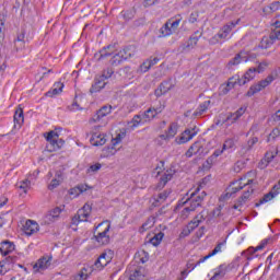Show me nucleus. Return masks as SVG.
<instances>
[{
  "instance_id": "nucleus-55",
  "label": "nucleus",
  "mask_w": 280,
  "mask_h": 280,
  "mask_svg": "<svg viewBox=\"0 0 280 280\" xmlns=\"http://www.w3.org/2000/svg\"><path fill=\"white\" fill-rule=\"evenodd\" d=\"M59 186H60V179L54 178V179L50 182V184L48 185V189H49L50 191H54V189H56V188L59 187Z\"/></svg>"
},
{
  "instance_id": "nucleus-28",
  "label": "nucleus",
  "mask_w": 280,
  "mask_h": 280,
  "mask_svg": "<svg viewBox=\"0 0 280 280\" xmlns=\"http://www.w3.org/2000/svg\"><path fill=\"white\" fill-rule=\"evenodd\" d=\"M244 113H246V107H241L235 113L230 114L226 117V121H231L232 124H235V121H237V119H240V117H242Z\"/></svg>"
},
{
  "instance_id": "nucleus-42",
  "label": "nucleus",
  "mask_w": 280,
  "mask_h": 280,
  "mask_svg": "<svg viewBox=\"0 0 280 280\" xmlns=\"http://www.w3.org/2000/svg\"><path fill=\"white\" fill-rule=\"evenodd\" d=\"M124 62V58L121 57V54L118 52L116 55H114L112 57V59L109 60V63L112 65V67H119V65Z\"/></svg>"
},
{
  "instance_id": "nucleus-52",
  "label": "nucleus",
  "mask_w": 280,
  "mask_h": 280,
  "mask_svg": "<svg viewBox=\"0 0 280 280\" xmlns=\"http://www.w3.org/2000/svg\"><path fill=\"white\" fill-rule=\"evenodd\" d=\"M268 62L266 60L258 63V67L255 68L256 73H264L268 69Z\"/></svg>"
},
{
  "instance_id": "nucleus-32",
  "label": "nucleus",
  "mask_w": 280,
  "mask_h": 280,
  "mask_svg": "<svg viewBox=\"0 0 280 280\" xmlns=\"http://www.w3.org/2000/svg\"><path fill=\"white\" fill-rule=\"evenodd\" d=\"M91 272H93V269L90 266L83 267L74 280H86Z\"/></svg>"
},
{
  "instance_id": "nucleus-59",
  "label": "nucleus",
  "mask_w": 280,
  "mask_h": 280,
  "mask_svg": "<svg viewBox=\"0 0 280 280\" xmlns=\"http://www.w3.org/2000/svg\"><path fill=\"white\" fill-rule=\"evenodd\" d=\"M242 170H244V161H237L234 164V172H236V174H240V172H242Z\"/></svg>"
},
{
  "instance_id": "nucleus-33",
  "label": "nucleus",
  "mask_w": 280,
  "mask_h": 280,
  "mask_svg": "<svg viewBox=\"0 0 280 280\" xmlns=\"http://www.w3.org/2000/svg\"><path fill=\"white\" fill-rule=\"evenodd\" d=\"M211 104V101H205L203 103H201L198 108L196 109V112L194 113L195 117H200V115L207 113L209 105Z\"/></svg>"
},
{
  "instance_id": "nucleus-13",
  "label": "nucleus",
  "mask_w": 280,
  "mask_h": 280,
  "mask_svg": "<svg viewBox=\"0 0 280 280\" xmlns=\"http://www.w3.org/2000/svg\"><path fill=\"white\" fill-rule=\"evenodd\" d=\"M100 128L102 126H95L91 131L90 143L96 148L106 143V137L104 133H100Z\"/></svg>"
},
{
  "instance_id": "nucleus-34",
  "label": "nucleus",
  "mask_w": 280,
  "mask_h": 280,
  "mask_svg": "<svg viewBox=\"0 0 280 280\" xmlns=\"http://www.w3.org/2000/svg\"><path fill=\"white\" fill-rule=\"evenodd\" d=\"M172 34H174V31H172V27L170 26V22H166L160 28V38H165V36H172Z\"/></svg>"
},
{
  "instance_id": "nucleus-8",
  "label": "nucleus",
  "mask_w": 280,
  "mask_h": 280,
  "mask_svg": "<svg viewBox=\"0 0 280 280\" xmlns=\"http://www.w3.org/2000/svg\"><path fill=\"white\" fill-rule=\"evenodd\" d=\"M275 82V75L269 74L266 79L259 81L257 84H254L249 88V90L246 93L247 97H253V95H256V93H259L260 91H264L267 86H270Z\"/></svg>"
},
{
  "instance_id": "nucleus-50",
  "label": "nucleus",
  "mask_w": 280,
  "mask_h": 280,
  "mask_svg": "<svg viewBox=\"0 0 280 280\" xmlns=\"http://www.w3.org/2000/svg\"><path fill=\"white\" fill-rule=\"evenodd\" d=\"M84 191H86V188H84V186H77L70 189L71 196H80V194H84Z\"/></svg>"
},
{
  "instance_id": "nucleus-15",
  "label": "nucleus",
  "mask_w": 280,
  "mask_h": 280,
  "mask_svg": "<svg viewBox=\"0 0 280 280\" xmlns=\"http://www.w3.org/2000/svg\"><path fill=\"white\" fill-rule=\"evenodd\" d=\"M244 86V84H248V80H246V77L240 78V75H234L229 79L226 88H224L223 93L226 95L231 89H235V85Z\"/></svg>"
},
{
  "instance_id": "nucleus-3",
  "label": "nucleus",
  "mask_w": 280,
  "mask_h": 280,
  "mask_svg": "<svg viewBox=\"0 0 280 280\" xmlns=\"http://www.w3.org/2000/svg\"><path fill=\"white\" fill-rule=\"evenodd\" d=\"M94 242L97 246H108L110 244V221L105 220L97 224L93 231Z\"/></svg>"
},
{
  "instance_id": "nucleus-10",
  "label": "nucleus",
  "mask_w": 280,
  "mask_h": 280,
  "mask_svg": "<svg viewBox=\"0 0 280 280\" xmlns=\"http://www.w3.org/2000/svg\"><path fill=\"white\" fill-rule=\"evenodd\" d=\"M198 135V127L194 126L185 129L180 136H178L175 141L178 145H183V143H189L194 137Z\"/></svg>"
},
{
  "instance_id": "nucleus-60",
  "label": "nucleus",
  "mask_w": 280,
  "mask_h": 280,
  "mask_svg": "<svg viewBox=\"0 0 280 280\" xmlns=\"http://www.w3.org/2000/svg\"><path fill=\"white\" fill-rule=\"evenodd\" d=\"M124 137H126V133H125V132L118 133V135L116 136V138H114V139L112 140L113 145H117V143H121V140L124 139Z\"/></svg>"
},
{
  "instance_id": "nucleus-1",
  "label": "nucleus",
  "mask_w": 280,
  "mask_h": 280,
  "mask_svg": "<svg viewBox=\"0 0 280 280\" xmlns=\"http://www.w3.org/2000/svg\"><path fill=\"white\" fill-rule=\"evenodd\" d=\"M250 185H257V171H249L240 179L233 182L226 189L225 197L231 198L237 194V191H242L244 187H248Z\"/></svg>"
},
{
  "instance_id": "nucleus-54",
  "label": "nucleus",
  "mask_w": 280,
  "mask_h": 280,
  "mask_svg": "<svg viewBox=\"0 0 280 280\" xmlns=\"http://www.w3.org/2000/svg\"><path fill=\"white\" fill-rule=\"evenodd\" d=\"M191 147L195 154H200V152H202V143H200L199 141H196L195 143H192Z\"/></svg>"
},
{
  "instance_id": "nucleus-24",
  "label": "nucleus",
  "mask_w": 280,
  "mask_h": 280,
  "mask_svg": "<svg viewBox=\"0 0 280 280\" xmlns=\"http://www.w3.org/2000/svg\"><path fill=\"white\" fill-rule=\"evenodd\" d=\"M170 194H172V189H166V190L158 194V196H154L153 197L154 207H159V205H163V202H165L167 200V198H170Z\"/></svg>"
},
{
  "instance_id": "nucleus-40",
  "label": "nucleus",
  "mask_w": 280,
  "mask_h": 280,
  "mask_svg": "<svg viewBox=\"0 0 280 280\" xmlns=\"http://www.w3.org/2000/svg\"><path fill=\"white\" fill-rule=\"evenodd\" d=\"M106 49H110V46L101 49L98 52L94 55V58H97V60H104V58H108V56H110V52H108V50Z\"/></svg>"
},
{
  "instance_id": "nucleus-57",
  "label": "nucleus",
  "mask_w": 280,
  "mask_h": 280,
  "mask_svg": "<svg viewBox=\"0 0 280 280\" xmlns=\"http://www.w3.org/2000/svg\"><path fill=\"white\" fill-rule=\"evenodd\" d=\"M191 233H194V231L189 228V226H185L183 229V231L179 234V237H189V235H191Z\"/></svg>"
},
{
  "instance_id": "nucleus-18",
  "label": "nucleus",
  "mask_w": 280,
  "mask_h": 280,
  "mask_svg": "<svg viewBox=\"0 0 280 280\" xmlns=\"http://www.w3.org/2000/svg\"><path fill=\"white\" fill-rule=\"evenodd\" d=\"M208 213L202 210L199 214H197L188 224L187 226L190 229V231H196L202 222L207 220Z\"/></svg>"
},
{
  "instance_id": "nucleus-62",
  "label": "nucleus",
  "mask_w": 280,
  "mask_h": 280,
  "mask_svg": "<svg viewBox=\"0 0 280 280\" xmlns=\"http://www.w3.org/2000/svg\"><path fill=\"white\" fill-rule=\"evenodd\" d=\"M100 170H102V164L101 163H96V164L91 165L88 168V172H100Z\"/></svg>"
},
{
  "instance_id": "nucleus-37",
  "label": "nucleus",
  "mask_w": 280,
  "mask_h": 280,
  "mask_svg": "<svg viewBox=\"0 0 280 280\" xmlns=\"http://www.w3.org/2000/svg\"><path fill=\"white\" fill-rule=\"evenodd\" d=\"M154 117H156V112L152 107H150L143 113L142 120L143 121H152V119H154Z\"/></svg>"
},
{
  "instance_id": "nucleus-58",
  "label": "nucleus",
  "mask_w": 280,
  "mask_h": 280,
  "mask_svg": "<svg viewBox=\"0 0 280 280\" xmlns=\"http://www.w3.org/2000/svg\"><path fill=\"white\" fill-rule=\"evenodd\" d=\"M212 218H222V206H218L213 209Z\"/></svg>"
},
{
  "instance_id": "nucleus-45",
  "label": "nucleus",
  "mask_w": 280,
  "mask_h": 280,
  "mask_svg": "<svg viewBox=\"0 0 280 280\" xmlns=\"http://www.w3.org/2000/svg\"><path fill=\"white\" fill-rule=\"evenodd\" d=\"M5 21H8V14L5 12L0 13V34L5 32Z\"/></svg>"
},
{
  "instance_id": "nucleus-5",
  "label": "nucleus",
  "mask_w": 280,
  "mask_h": 280,
  "mask_svg": "<svg viewBox=\"0 0 280 280\" xmlns=\"http://www.w3.org/2000/svg\"><path fill=\"white\" fill-rule=\"evenodd\" d=\"M46 135V149L48 152H57V150H60L65 145V140L59 139L60 135H58V131L51 130Z\"/></svg>"
},
{
  "instance_id": "nucleus-63",
  "label": "nucleus",
  "mask_w": 280,
  "mask_h": 280,
  "mask_svg": "<svg viewBox=\"0 0 280 280\" xmlns=\"http://www.w3.org/2000/svg\"><path fill=\"white\" fill-rule=\"evenodd\" d=\"M14 47L16 51H21V49H25V40L14 42Z\"/></svg>"
},
{
  "instance_id": "nucleus-35",
  "label": "nucleus",
  "mask_w": 280,
  "mask_h": 280,
  "mask_svg": "<svg viewBox=\"0 0 280 280\" xmlns=\"http://www.w3.org/2000/svg\"><path fill=\"white\" fill-rule=\"evenodd\" d=\"M183 21V16L180 14H177L174 19L168 20V25L173 32H176L178 30V26L180 25V22Z\"/></svg>"
},
{
  "instance_id": "nucleus-30",
  "label": "nucleus",
  "mask_w": 280,
  "mask_h": 280,
  "mask_svg": "<svg viewBox=\"0 0 280 280\" xmlns=\"http://www.w3.org/2000/svg\"><path fill=\"white\" fill-rule=\"evenodd\" d=\"M237 141H240V137H237V136L225 139V141L223 143V150L226 151V150L235 149V144L237 143Z\"/></svg>"
},
{
  "instance_id": "nucleus-17",
  "label": "nucleus",
  "mask_w": 280,
  "mask_h": 280,
  "mask_svg": "<svg viewBox=\"0 0 280 280\" xmlns=\"http://www.w3.org/2000/svg\"><path fill=\"white\" fill-rule=\"evenodd\" d=\"M224 244H226V238L224 241H222L221 243H218L217 246L214 247V249L212 252H210L208 255H206L205 257L200 258L195 266L192 267L196 268L197 266H200V264H205V261H207V259H211V257L218 255V253H222V246H224Z\"/></svg>"
},
{
  "instance_id": "nucleus-43",
  "label": "nucleus",
  "mask_w": 280,
  "mask_h": 280,
  "mask_svg": "<svg viewBox=\"0 0 280 280\" xmlns=\"http://www.w3.org/2000/svg\"><path fill=\"white\" fill-rule=\"evenodd\" d=\"M30 185H32V182L30 180V178H26V179L18 183L16 187L19 189H22L24 191V194H27V189H30Z\"/></svg>"
},
{
  "instance_id": "nucleus-7",
  "label": "nucleus",
  "mask_w": 280,
  "mask_h": 280,
  "mask_svg": "<svg viewBox=\"0 0 280 280\" xmlns=\"http://www.w3.org/2000/svg\"><path fill=\"white\" fill-rule=\"evenodd\" d=\"M242 20L237 19L236 21H232L228 24H225L219 32L217 35H214L212 37V43H218L219 40H224L225 38L229 37V34H231V32H233V30L240 25V22Z\"/></svg>"
},
{
  "instance_id": "nucleus-36",
  "label": "nucleus",
  "mask_w": 280,
  "mask_h": 280,
  "mask_svg": "<svg viewBox=\"0 0 280 280\" xmlns=\"http://www.w3.org/2000/svg\"><path fill=\"white\" fill-rule=\"evenodd\" d=\"M280 8V2L279 1H275L272 3H270V5H267L262 9V12H265V14H272V12H277V10H279Z\"/></svg>"
},
{
  "instance_id": "nucleus-23",
  "label": "nucleus",
  "mask_w": 280,
  "mask_h": 280,
  "mask_svg": "<svg viewBox=\"0 0 280 280\" xmlns=\"http://www.w3.org/2000/svg\"><path fill=\"white\" fill-rule=\"evenodd\" d=\"M145 277H148L145 267H136L133 272L130 273L129 280H143Z\"/></svg>"
},
{
  "instance_id": "nucleus-19",
  "label": "nucleus",
  "mask_w": 280,
  "mask_h": 280,
  "mask_svg": "<svg viewBox=\"0 0 280 280\" xmlns=\"http://www.w3.org/2000/svg\"><path fill=\"white\" fill-rule=\"evenodd\" d=\"M174 89V83H172V79L162 82L159 88L155 90L154 95L155 97H161L162 95H165L168 91H172Z\"/></svg>"
},
{
  "instance_id": "nucleus-39",
  "label": "nucleus",
  "mask_w": 280,
  "mask_h": 280,
  "mask_svg": "<svg viewBox=\"0 0 280 280\" xmlns=\"http://www.w3.org/2000/svg\"><path fill=\"white\" fill-rule=\"evenodd\" d=\"M165 237V233L163 232H159L158 234H155L151 240H150V244H152V246H159L161 244V242H163V238Z\"/></svg>"
},
{
  "instance_id": "nucleus-41",
  "label": "nucleus",
  "mask_w": 280,
  "mask_h": 280,
  "mask_svg": "<svg viewBox=\"0 0 280 280\" xmlns=\"http://www.w3.org/2000/svg\"><path fill=\"white\" fill-rule=\"evenodd\" d=\"M241 54H244L243 55V62H250L253 60H256V58H257V54L252 52V51L242 50Z\"/></svg>"
},
{
  "instance_id": "nucleus-29",
  "label": "nucleus",
  "mask_w": 280,
  "mask_h": 280,
  "mask_svg": "<svg viewBox=\"0 0 280 280\" xmlns=\"http://www.w3.org/2000/svg\"><path fill=\"white\" fill-rule=\"evenodd\" d=\"M118 54H120V56L122 57V60L126 61V60H129V58H132V56H135L136 50H135V47L128 46L122 50L118 51Z\"/></svg>"
},
{
  "instance_id": "nucleus-51",
  "label": "nucleus",
  "mask_w": 280,
  "mask_h": 280,
  "mask_svg": "<svg viewBox=\"0 0 280 280\" xmlns=\"http://www.w3.org/2000/svg\"><path fill=\"white\" fill-rule=\"evenodd\" d=\"M56 220H58L57 218H55L50 212H48L44 219H43V223L44 224H54V222H56Z\"/></svg>"
},
{
  "instance_id": "nucleus-61",
  "label": "nucleus",
  "mask_w": 280,
  "mask_h": 280,
  "mask_svg": "<svg viewBox=\"0 0 280 280\" xmlns=\"http://www.w3.org/2000/svg\"><path fill=\"white\" fill-rule=\"evenodd\" d=\"M143 119V116L141 115H136L133 118H132V124H133V127L137 128V126H139V124H141V120Z\"/></svg>"
},
{
  "instance_id": "nucleus-2",
  "label": "nucleus",
  "mask_w": 280,
  "mask_h": 280,
  "mask_svg": "<svg viewBox=\"0 0 280 280\" xmlns=\"http://www.w3.org/2000/svg\"><path fill=\"white\" fill-rule=\"evenodd\" d=\"M207 197L206 191L200 192V186H198L195 191L183 202L186 207L182 210V218H189L192 211H196L198 207L202 205V200Z\"/></svg>"
},
{
  "instance_id": "nucleus-46",
  "label": "nucleus",
  "mask_w": 280,
  "mask_h": 280,
  "mask_svg": "<svg viewBox=\"0 0 280 280\" xmlns=\"http://www.w3.org/2000/svg\"><path fill=\"white\" fill-rule=\"evenodd\" d=\"M253 188L252 189H248L246 190L243 196H241L238 198V205H246V200H248L250 198V194H253Z\"/></svg>"
},
{
  "instance_id": "nucleus-47",
  "label": "nucleus",
  "mask_w": 280,
  "mask_h": 280,
  "mask_svg": "<svg viewBox=\"0 0 280 280\" xmlns=\"http://www.w3.org/2000/svg\"><path fill=\"white\" fill-rule=\"evenodd\" d=\"M277 137H280L279 127H276L275 129H272V131L269 133V136L267 138V142L270 143V141H275V139H277Z\"/></svg>"
},
{
  "instance_id": "nucleus-56",
  "label": "nucleus",
  "mask_w": 280,
  "mask_h": 280,
  "mask_svg": "<svg viewBox=\"0 0 280 280\" xmlns=\"http://www.w3.org/2000/svg\"><path fill=\"white\" fill-rule=\"evenodd\" d=\"M199 16H200V13H198V11L190 13V15L188 18V23H197Z\"/></svg>"
},
{
  "instance_id": "nucleus-31",
  "label": "nucleus",
  "mask_w": 280,
  "mask_h": 280,
  "mask_svg": "<svg viewBox=\"0 0 280 280\" xmlns=\"http://www.w3.org/2000/svg\"><path fill=\"white\" fill-rule=\"evenodd\" d=\"M62 89H65V84L62 82H56L54 84L52 91H48L46 95L48 97H54V95H60V92L62 91Z\"/></svg>"
},
{
  "instance_id": "nucleus-16",
  "label": "nucleus",
  "mask_w": 280,
  "mask_h": 280,
  "mask_svg": "<svg viewBox=\"0 0 280 280\" xmlns=\"http://www.w3.org/2000/svg\"><path fill=\"white\" fill-rule=\"evenodd\" d=\"M280 194V180L278 182V185H275L272 189L266 194L255 205V207H261V205H266V202H270L273 198H277Z\"/></svg>"
},
{
  "instance_id": "nucleus-48",
  "label": "nucleus",
  "mask_w": 280,
  "mask_h": 280,
  "mask_svg": "<svg viewBox=\"0 0 280 280\" xmlns=\"http://www.w3.org/2000/svg\"><path fill=\"white\" fill-rule=\"evenodd\" d=\"M256 73H257V71L255 70V68H249L245 72L244 78H245V80H247V82H250V80H255Z\"/></svg>"
},
{
  "instance_id": "nucleus-22",
  "label": "nucleus",
  "mask_w": 280,
  "mask_h": 280,
  "mask_svg": "<svg viewBox=\"0 0 280 280\" xmlns=\"http://www.w3.org/2000/svg\"><path fill=\"white\" fill-rule=\"evenodd\" d=\"M40 226L36 223V221L27 220L23 226V232L25 235H34V233H38Z\"/></svg>"
},
{
  "instance_id": "nucleus-6",
  "label": "nucleus",
  "mask_w": 280,
  "mask_h": 280,
  "mask_svg": "<svg viewBox=\"0 0 280 280\" xmlns=\"http://www.w3.org/2000/svg\"><path fill=\"white\" fill-rule=\"evenodd\" d=\"M275 28L271 31L268 37H262L259 47L261 49H268L275 45V40H280V21L275 23Z\"/></svg>"
},
{
  "instance_id": "nucleus-9",
  "label": "nucleus",
  "mask_w": 280,
  "mask_h": 280,
  "mask_svg": "<svg viewBox=\"0 0 280 280\" xmlns=\"http://www.w3.org/2000/svg\"><path fill=\"white\" fill-rule=\"evenodd\" d=\"M92 207L85 203L82 209L78 210L77 214L72 218V224H80V222H89L91 215Z\"/></svg>"
},
{
  "instance_id": "nucleus-64",
  "label": "nucleus",
  "mask_w": 280,
  "mask_h": 280,
  "mask_svg": "<svg viewBox=\"0 0 280 280\" xmlns=\"http://www.w3.org/2000/svg\"><path fill=\"white\" fill-rule=\"evenodd\" d=\"M57 220L60 218V213H62V210L60 208H55L49 211Z\"/></svg>"
},
{
  "instance_id": "nucleus-53",
  "label": "nucleus",
  "mask_w": 280,
  "mask_h": 280,
  "mask_svg": "<svg viewBox=\"0 0 280 280\" xmlns=\"http://www.w3.org/2000/svg\"><path fill=\"white\" fill-rule=\"evenodd\" d=\"M113 73H115V71H113L112 68H107L105 70H103L102 75H100L103 80H108V78L113 77Z\"/></svg>"
},
{
  "instance_id": "nucleus-38",
  "label": "nucleus",
  "mask_w": 280,
  "mask_h": 280,
  "mask_svg": "<svg viewBox=\"0 0 280 280\" xmlns=\"http://www.w3.org/2000/svg\"><path fill=\"white\" fill-rule=\"evenodd\" d=\"M224 152H225L224 147H222V149H217L212 153L211 158H208L207 163L209 165H213V161H215V159H218V156H222V154H224Z\"/></svg>"
},
{
  "instance_id": "nucleus-20",
  "label": "nucleus",
  "mask_w": 280,
  "mask_h": 280,
  "mask_svg": "<svg viewBox=\"0 0 280 280\" xmlns=\"http://www.w3.org/2000/svg\"><path fill=\"white\" fill-rule=\"evenodd\" d=\"M176 135H178V124L172 122L165 133L160 135V139L163 141H170V139H174Z\"/></svg>"
},
{
  "instance_id": "nucleus-4",
  "label": "nucleus",
  "mask_w": 280,
  "mask_h": 280,
  "mask_svg": "<svg viewBox=\"0 0 280 280\" xmlns=\"http://www.w3.org/2000/svg\"><path fill=\"white\" fill-rule=\"evenodd\" d=\"M165 167V162L161 161L160 165L155 167L156 176H160L159 182L155 186V189H163L172 178H174V174H176V171L174 168H168L166 171H161Z\"/></svg>"
},
{
  "instance_id": "nucleus-21",
  "label": "nucleus",
  "mask_w": 280,
  "mask_h": 280,
  "mask_svg": "<svg viewBox=\"0 0 280 280\" xmlns=\"http://www.w3.org/2000/svg\"><path fill=\"white\" fill-rule=\"evenodd\" d=\"M13 121H14V128L18 130L21 128V126H23L25 121V115L23 114V107L21 105H19L15 109Z\"/></svg>"
},
{
  "instance_id": "nucleus-49",
  "label": "nucleus",
  "mask_w": 280,
  "mask_h": 280,
  "mask_svg": "<svg viewBox=\"0 0 280 280\" xmlns=\"http://www.w3.org/2000/svg\"><path fill=\"white\" fill-rule=\"evenodd\" d=\"M259 141V138L257 137H254V138H250L248 141H247V145L244 148L245 149V152H250V150H253V147L258 143Z\"/></svg>"
},
{
  "instance_id": "nucleus-12",
  "label": "nucleus",
  "mask_w": 280,
  "mask_h": 280,
  "mask_svg": "<svg viewBox=\"0 0 280 280\" xmlns=\"http://www.w3.org/2000/svg\"><path fill=\"white\" fill-rule=\"evenodd\" d=\"M54 257L51 256H43L39 258L36 264L33 266V272L36 273H43L45 270H47L51 266V260Z\"/></svg>"
},
{
  "instance_id": "nucleus-25",
  "label": "nucleus",
  "mask_w": 280,
  "mask_h": 280,
  "mask_svg": "<svg viewBox=\"0 0 280 280\" xmlns=\"http://www.w3.org/2000/svg\"><path fill=\"white\" fill-rule=\"evenodd\" d=\"M106 86V79L102 77H96L94 80V84L90 89V93H100L102 89Z\"/></svg>"
},
{
  "instance_id": "nucleus-44",
  "label": "nucleus",
  "mask_w": 280,
  "mask_h": 280,
  "mask_svg": "<svg viewBox=\"0 0 280 280\" xmlns=\"http://www.w3.org/2000/svg\"><path fill=\"white\" fill-rule=\"evenodd\" d=\"M198 40L199 38L197 36H190L184 49H194L198 45Z\"/></svg>"
},
{
  "instance_id": "nucleus-27",
  "label": "nucleus",
  "mask_w": 280,
  "mask_h": 280,
  "mask_svg": "<svg viewBox=\"0 0 280 280\" xmlns=\"http://www.w3.org/2000/svg\"><path fill=\"white\" fill-rule=\"evenodd\" d=\"M244 52L240 51L238 54L235 55L234 58H232L226 67L228 69H232L233 67H237V65H241L244 61Z\"/></svg>"
},
{
  "instance_id": "nucleus-11",
  "label": "nucleus",
  "mask_w": 280,
  "mask_h": 280,
  "mask_svg": "<svg viewBox=\"0 0 280 280\" xmlns=\"http://www.w3.org/2000/svg\"><path fill=\"white\" fill-rule=\"evenodd\" d=\"M113 261V250L104 252L94 262V270H104Z\"/></svg>"
},
{
  "instance_id": "nucleus-14",
  "label": "nucleus",
  "mask_w": 280,
  "mask_h": 280,
  "mask_svg": "<svg viewBox=\"0 0 280 280\" xmlns=\"http://www.w3.org/2000/svg\"><path fill=\"white\" fill-rule=\"evenodd\" d=\"M113 112V106L112 105H104L102 106L96 113L93 115V117L90 118V124H100L104 117L107 115H110Z\"/></svg>"
},
{
  "instance_id": "nucleus-26",
  "label": "nucleus",
  "mask_w": 280,
  "mask_h": 280,
  "mask_svg": "<svg viewBox=\"0 0 280 280\" xmlns=\"http://www.w3.org/2000/svg\"><path fill=\"white\" fill-rule=\"evenodd\" d=\"M12 250H14V243L10 241H4L1 243L0 253L3 255V257H8V254L12 253Z\"/></svg>"
}]
</instances>
